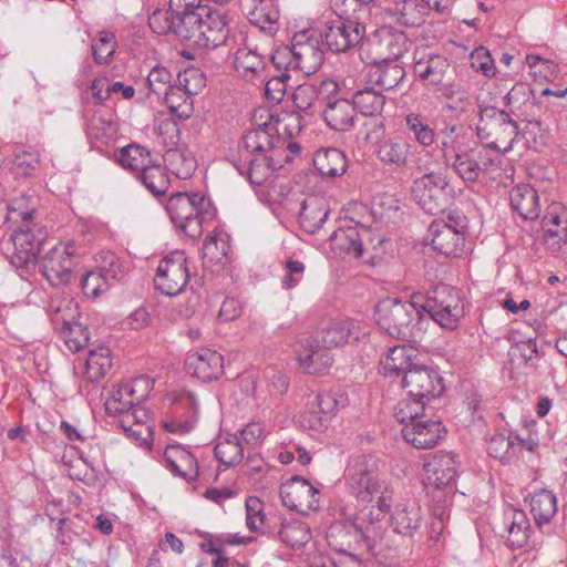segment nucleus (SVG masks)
<instances>
[{"label": "nucleus", "instance_id": "f257e3e1", "mask_svg": "<svg viewBox=\"0 0 567 567\" xmlns=\"http://www.w3.org/2000/svg\"><path fill=\"white\" fill-rule=\"evenodd\" d=\"M425 311V295L414 292L411 300L402 302L396 298H385L375 306V321L378 326L393 338H405L413 334V330H421V321Z\"/></svg>", "mask_w": 567, "mask_h": 567}, {"label": "nucleus", "instance_id": "f03ea898", "mask_svg": "<svg viewBox=\"0 0 567 567\" xmlns=\"http://www.w3.org/2000/svg\"><path fill=\"white\" fill-rule=\"evenodd\" d=\"M166 212L174 226L193 239L203 234V225L214 219L212 200L200 193H176L166 203Z\"/></svg>", "mask_w": 567, "mask_h": 567}, {"label": "nucleus", "instance_id": "7ed1b4c3", "mask_svg": "<svg viewBox=\"0 0 567 567\" xmlns=\"http://www.w3.org/2000/svg\"><path fill=\"white\" fill-rule=\"evenodd\" d=\"M28 202V197H21L16 198L11 204V213L17 214L23 221L8 240V245L12 246L10 260L17 267L34 262L47 237L43 227L31 223L35 208H24Z\"/></svg>", "mask_w": 567, "mask_h": 567}, {"label": "nucleus", "instance_id": "20e7f679", "mask_svg": "<svg viewBox=\"0 0 567 567\" xmlns=\"http://www.w3.org/2000/svg\"><path fill=\"white\" fill-rule=\"evenodd\" d=\"M425 365L419 358L403 373L402 384L408 389L409 395L413 399L412 404L416 408H410V416L402 417V436L406 443L419 450L425 449V421L422 419L425 411Z\"/></svg>", "mask_w": 567, "mask_h": 567}, {"label": "nucleus", "instance_id": "39448f33", "mask_svg": "<svg viewBox=\"0 0 567 567\" xmlns=\"http://www.w3.org/2000/svg\"><path fill=\"white\" fill-rule=\"evenodd\" d=\"M334 19L323 20L317 37L323 49L332 53L347 52L363 38L365 28L352 20L347 9L339 8Z\"/></svg>", "mask_w": 567, "mask_h": 567}, {"label": "nucleus", "instance_id": "423d86ee", "mask_svg": "<svg viewBox=\"0 0 567 567\" xmlns=\"http://www.w3.org/2000/svg\"><path fill=\"white\" fill-rule=\"evenodd\" d=\"M344 477L348 491L362 503H370L382 489L380 461L371 454L352 456Z\"/></svg>", "mask_w": 567, "mask_h": 567}, {"label": "nucleus", "instance_id": "0eeeda50", "mask_svg": "<svg viewBox=\"0 0 567 567\" xmlns=\"http://www.w3.org/2000/svg\"><path fill=\"white\" fill-rule=\"evenodd\" d=\"M441 216L427 227L433 250L446 257H461L465 245L464 217L460 214L440 209Z\"/></svg>", "mask_w": 567, "mask_h": 567}, {"label": "nucleus", "instance_id": "6e6552de", "mask_svg": "<svg viewBox=\"0 0 567 567\" xmlns=\"http://www.w3.org/2000/svg\"><path fill=\"white\" fill-rule=\"evenodd\" d=\"M206 13L200 12H167L156 9L148 17V25L156 34H173L182 41H188L195 45L200 39V24Z\"/></svg>", "mask_w": 567, "mask_h": 567}, {"label": "nucleus", "instance_id": "1a4fd4ad", "mask_svg": "<svg viewBox=\"0 0 567 567\" xmlns=\"http://www.w3.org/2000/svg\"><path fill=\"white\" fill-rule=\"evenodd\" d=\"M188 279L186 255L184 251L175 250L159 261L154 285L162 293L176 296L185 289Z\"/></svg>", "mask_w": 567, "mask_h": 567}, {"label": "nucleus", "instance_id": "9d476101", "mask_svg": "<svg viewBox=\"0 0 567 567\" xmlns=\"http://www.w3.org/2000/svg\"><path fill=\"white\" fill-rule=\"evenodd\" d=\"M461 315L460 298L451 287L439 285L431 292L427 291V316L439 326L454 329Z\"/></svg>", "mask_w": 567, "mask_h": 567}, {"label": "nucleus", "instance_id": "9b49d317", "mask_svg": "<svg viewBox=\"0 0 567 567\" xmlns=\"http://www.w3.org/2000/svg\"><path fill=\"white\" fill-rule=\"evenodd\" d=\"M74 244L58 245L42 259L41 269L45 279L54 287L70 284L76 265Z\"/></svg>", "mask_w": 567, "mask_h": 567}, {"label": "nucleus", "instance_id": "f8f14e48", "mask_svg": "<svg viewBox=\"0 0 567 567\" xmlns=\"http://www.w3.org/2000/svg\"><path fill=\"white\" fill-rule=\"evenodd\" d=\"M478 135L495 142L512 143L518 135V124L511 114L493 106H480Z\"/></svg>", "mask_w": 567, "mask_h": 567}, {"label": "nucleus", "instance_id": "ddd939ff", "mask_svg": "<svg viewBox=\"0 0 567 567\" xmlns=\"http://www.w3.org/2000/svg\"><path fill=\"white\" fill-rule=\"evenodd\" d=\"M457 476L455 456L447 452H436L427 461V481L437 489V502L451 503L452 486Z\"/></svg>", "mask_w": 567, "mask_h": 567}, {"label": "nucleus", "instance_id": "4468645a", "mask_svg": "<svg viewBox=\"0 0 567 567\" xmlns=\"http://www.w3.org/2000/svg\"><path fill=\"white\" fill-rule=\"evenodd\" d=\"M295 54V68L303 74L316 73L322 65L324 49L321 45L316 30L296 33L291 40Z\"/></svg>", "mask_w": 567, "mask_h": 567}, {"label": "nucleus", "instance_id": "2eb2a0df", "mask_svg": "<svg viewBox=\"0 0 567 567\" xmlns=\"http://www.w3.org/2000/svg\"><path fill=\"white\" fill-rule=\"evenodd\" d=\"M319 491L310 482L300 476H292L281 487L282 504L296 512L316 508L319 504Z\"/></svg>", "mask_w": 567, "mask_h": 567}, {"label": "nucleus", "instance_id": "dca6fc26", "mask_svg": "<svg viewBox=\"0 0 567 567\" xmlns=\"http://www.w3.org/2000/svg\"><path fill=\"white\" fill-rule=\"evenodd\" d=\"M187 373L203 382L217 380L224 373V359L220 353L208 348L188 353L185 361Z\"/></svg>", "mask_w": 567, "mask_h": 567}, {"label": "nucleus", "instance_id": "f3484780", "mask_svg": "<svg viewBox=\"0 0 567 567\" xmlns=\"http://www.w3.org/2000/svg\"><path fill=\"white\" fill-rule=\"evenodd\" d=\"M268 537L279 540L291 549H300L309 542L311 534L306 522L278 515L272 520V529Z\"/></svg>", "mask_w": 567, "mask_h": 567}, {"label": "nucleus", "instance_id": "a211bd4d", "mask_svg": "<svg viewBox=\"0 0 567 567\" xmlns=\"http://www.w3.org/2000/svg\"><path fill=\"white\" fill-rule=\"evenodd\" d=\"M204 21L200 24V39L195 41V47L215 49L226 43L229 35L227 14L220 9L209 7Z\"/></svg>", "mask_w": 567, "mask_h": 567}, {"label": "nucleus", "instance_id": "6ab92c4d", "mask_svg": "<svg viewBox=\"0 0 567 567\" xmlns=\"http://www.w3.org/2000/svg\"><path fill=\"white\" fill-rule=\"evenodd\" d=\"M234 168L239 175L255 186L264 184L274 169V161L271 156L266 154L243 153L239 158L230 161Z\"/></svg>", "mask_w": 567, "mask_h": 567}, {"label": "nucleus", "instance_id": "aec40b11", "mask_svg": "<svg viewBox=\"0 0 567 567\" xmlns=\"http://www.w3.org/2000/svg\"><path fill=\"white\" fill-rule=\"evenodd\" d=\"M530 523L522 509L508 507L504 512L499 534L512 548H522L528 540Z\"/></svg>", "mask_w": 567, "mask_h": 567}, {"label": "nucleus", "instance_id": "412c9836", "mask_svg": "<svg viewBox=\"0 0 567 567\" xmlns=\"http://www.w3.org/2000/svg\"><path fill=\"white\" fill-rule=\"evenodd\" d=\"M322 348L331 349L359 340L360 327L353 319L332 320L316 337Z\"/></svg>", "mask_w": 567, "mask_h": 567}, {"label": "nucleus", "instance_id": "4be33fe9", "mask_svg": "<svg viewBox=\"0 0 567 567\" xmlns=\"http://www.w3.org/2000/svg\"><path fill=\"white\" fill-rule=\"evenodd\" d=\"M449 70L450 63L446 58L431 55L427 60V84L436 86V91L441 93V96L450 100L456 97L458 101H462L464 94L453 85Z\"/></svg>", "mask_w": 567, "mask_h": 567}, {"label": "nucleus", "instance_id": "5701e85b", "mask_svg": "<svg viewBox=\"0 0 567 567\" xmlns=\"http://www.w3.org/2000/svg\"><path fill=\"white\" fill-rule=\"evenodd\" d=\"M284 144L279 128L271 122H265L247 132L243 137L245 153L266 154Z\"/></svg>", "mask_w": 567, "mask_h": 567}, {"label": "nucleus", "instance_id": "b1692460", "mask_svg": "<svg viewBox=\"0 0 567 567\" xmlns=\"http://www.w3.org/2000/svg\"><path fill=\"white\" fill-rule=\"evenodd\" d=\"M166 467L175 476L185 481H195L198 477V464L196 457L179 444H169L164 451Z\"/></svg>", "mask_w": 567, "mask_h": 567}, {"label": "nucleus", "instance_id": "393cba45", "mask_svg": "<svg viewBox=\"0 0 567 567\" xmlns=\"http://www.w3.org/2000/svg\"><path fill=\"white\" fill-rule=\"evenodd\" d=\"M337 90L338 84L331 79L322 81L318 89L313 84H301L298 85L292 93L293 104L298 110L307 114H313L320 99L324 95L336 93Z\"/></svg>", "mask_w": 567, "mask_h": 567}, {"label": "nucleus", "instance_id": "a878e982", "mask_svg": "<svg viewBox=\"0 0 567 567\" xmlns=\"http://www.w3.org/2000/svg\"><path fill=\"white\" fill-rule=\"evenodd\" d=\"M329 214L330 206L326 199L309 197L301 204L298 221L307 234L313 235L322 228Z\"/></svg>", "mask_w": 567, "mask_h": 567}, {"label": "nucleus", "instance_id": "bb28decb", "mask_svg": "<svg viewBox=\"0 0 567 567\" xmlns=\"http://www.w3.org/2000/svg\"><path fill=\"white\" fill-rule=\"evenodd\" d=\"M322 114L327 125L338 132H348L355 124V106L347 99L328 101Z\"/></svg>", "mask_w": 567, "mask_h": 567}, {"label": "nucleus", "instance_id": "cd10ccee", "mask_svg": "<svg viewBox=\"0 0 567 567\" xmlns=\"http://www.w3.org/2000/svg\"><path fill=\"white\" fill-rule=\"evenodd\" d=\"M328 350L322 348L318 338L308 339L303 351L298 355L300 367L309 374L322 373L332 363Z\"/></svg>", "mask_w": 567, "mask_h": 567}, {"label": "nucleus", "instance_id": "c85d7f7f", "mask_svg": "<svg viewBox=\"0 0 567 567\" xmlns=\"http://www.w3.org/2000/svg\"><path fill=\"white\" fill-rule=\"evenodd\" d=\"M313 166L322 177L342 176L348 168L346 154L336 147L320 148L312 158Z\"/></svg>", "mask_w": 567, "mask_h": 567}, {"label": "nucleus", "instance_id": "c756f323", "mask_svg": "<svg viewBox=\"0 0 567 567\" xmlns=\"http://www.w3.org/2000/svg\"><path fill=\"white\" fill-rule=\"evenodd\" d=\"M235 68L243 76L259 79L261 83L268 78L266 73L267 56L255 49L240 48L235 54Z\"/></svg>", "mask_w": 567, "mask_h": 567}, {"label": "nucleus", "instance_id": "7c9ffc66", "mask_svg": "<svg viewBox=\"0 0 567 567\" xmlns=\"http://www.w3.org/2000/svg\"><path fill=\"white\" fill-rule=\"evenodd\" d=\"M116 163L125 171L131 172L136 177L152 164L151 152L143 145L132 143L114 153Z\"/></svg>", "mask_w": 567, "mask_h": 567}, {"label": "nucleus", "instance_id": "2f4dec72", "mask_svg": "<svg viewBox=\"0 0 567 567\" xmlns=\"http://www.w3.org/2000/svg\"><path fill=\"white\" fill-rule=\"evenodd\" d=\"M512 208L525 220L538 218L540 207L537 192L529 185H517L509 194Z\"/></svg>", "mask_w": 567, "mask_h": 567}, {"label": "nucleus", "instance_id": "473e14b6", "mask_svg": "<svg viewBox=\"0 0 567 567\" xmlns=\"http://www.w3.org/2000/svg\"><path fill=\"white\" fill-rule=\"evenodd\" d=\"M416 350L402 346L389 348L385 358L380 360V372L384 377H399L417 359Z\"/></svg>", "mask_w": 567, "mask_h": 567}, {"label": "nucleus", "instance_id": "72a5a7b5", "mask_svg": "<svg viewBox=\"0 0 567 567\" xmlns=\"http://www.w3.org/2000/svg\"><path fill=\"white\" fill-rule=\"evenodd\" d=\"M410 145L408 143L399 142L395 140L383 141L378 150V157L381 162L401 166L403 164L415 165L421 168V158H417L414 153L409 152Z\"/></svg>", "mask_w": 567, "mask_h": 567}, {"label": "nucleus", "instance_id": "f704fd0d", "mask_svg": "<svg viewBox=\"0 0 567 567\" xmlns=\"http://www.w3.org/2000/svg\"><path fill=\"white\" fill-rule=\"evenodd\" d=\"M60 308H58L55 313L52 316V321L54 324H59L61 322L60 332L66 348L72 352H79L89 342L90 338L87 328L78 321L66 320L60 316Z\"/></svg>", "mask_w": 567, "mask_h": 567}, {"label": "nucleus", "instance_id": "c9c22d12", "mask_svg": "<svg viewBox=\"0 0 567 567\" xmlns=\"http://www.w3.org/2000/svg\"><path fill=\"white\" fill-rule=\"evenodd\" d=\"M530 513L537 526L542 527L551 522L557 513L556 495L548 489L540 488L529 495Z\"/></svg>", "mask_w": 567, "mask_h": 567}, {"label": "nucleus", "instance_id": "e433bc0d", "mask_svg": "<svg viewBox=\"0 0 567 567\" xmlns=\"http://www.w3.org/2000/svg\"><path fill=\"white\" fill-rule=\"evenodd\" d=\"M246 525L250 532H258L269 536L272 529V520L279 514H266L262 509V503L257 497L246 499Z\"/></svg>", "mask_w": 567, "mask_h": 567}, {"label": "nucleus", "instance_id": "4c0bfd02", "mask_svg": "<svg viewBox=\"0 0 567 567\" xmlns=\"http://www.w3.org/2000/svg\"><path fill=\"white\" fill-rule=\"evenodd\" d=\"M404 76V68L395 62H384L369 71V81L385 91L396 87Z\"/></svg>", "mask_w": 567, "mask_h": 567}, {"label": "nucleus", "instance_id": "58836bf2", "mask_svg": "<svg viewBox=\"0 0 567 567\" xmlns=\"http://www.w3.org/2000/svg\"><path fill=\"white\" fill-rule=\"evenodd\" d=\"M10 163V171L14 178L34 177L41 167V154L32 148L14 152Z\"/></svg>", "mask_w": 567, "mask_h": 567}, {"label": "nucleus", "instance_id": "ea45409f", "mask_svg": "<svg viewBox=\"0 0 567 567\" xmlns=\"http://www.w3.org/2000/svg\"><path fill=\"white\" fill-rule=\"evenodd\" d=\"M391 508V499L382 494L379 496L377 502V511L378 513L374 514L373 509L370 511L369 515L372 517L369 520V524L367 526H363L362 523L355 522L353 524L354 529L362 538V542L364 544V547L367 551L374 553L377 548V533L375 527L373 525L374 520H379L381 515H384L388 513Z\"/></svg>", "mask_w": 567, "mask_h": 567}, {"label": "nucleus", "instance_id": "a19ab883", "mask_svg": "<svg viewBox=\"0 0 567 567\" xmlns=\"http://www.w3.org/2000/svg\"><path fill=\"white\" fill-rule=\"evenodd\" d=\"M330 247L338 254H353L354 257H360L363 254V244L360 234L354 228L334 230L329 236Z\"/></svg>", "mask_w": 567, "mask_h": 567}, {"label": "nucleus", "instance_id": "79ce46f5", "mask_svg": "<svg viewBox=\"0 0 567 567\" xmlns=\"http://www.w3.org/2000/svg\"><path fill=\"white\" fill-rule=\"evenodd\" d=\"M182 404L187 408V416L175 415L171 420L163 422V427L171 433L175 434H186L189 433L196 422H197V413H198V404L192 394H187L183 400Z\"/></svg>", "mask_w": 567, "mask_h": 567}, {"label": "nucleus", "instance_id": "37998d69", "mask_svg": "<svg viewBox=\"0 0 567 567\" xmlns=\"http://www.w3.org/2000/svg\"><path fill=\"white\" fill-rule=\"evenodd\" d=\"M169 171L181 179L189 178L197 168V162L187 150H169L164 157Z\"/></svg>", "mask_w": 567, "mask_h": 567}, {"label": "nucleus", "instance_id": "c03bdc74", "mask_svg": "<svg viewBox=\"0 0 567 567\" xmlns=\"http://www.w3.org/2000/svg\"><path fill=\"white\" fill-rule=\"evenodd\" d=\"M136 178L155 196L164 195L169 186V177L166 167L154 161H152V164H148Z\"/></svg>", "mask_w": 567, "mask_h": 567}, {"label": "nucleus", "instance_id": "a18cd8bd", "mask_svg": "<svg viewBox=\"0 0 567 567\" xmlns=\"http://www.w3.org/2000/svg\"><path fill=\"white\" fill-rule=\"evenodd\" d=\"M385 97L373 87H365L357 91L352 96L351 104L365 116H374L383 110Z\"/></svg>", "mask_w": 567, "mask_h": 567}, {"label": "nucleus", "instance_id": "49530a36", "mask_svg": "<svg viewBox=\"0 0 567 567\" xmlns=\"http://www.w3.org/2000/svg\"><path fill=\"white\" fill-rule=\"evenodd\" d=\"M112 367L111 351L106 347H100L89 351L85 362V374L91 382H97Z\"/></svg>", "mask_w": 567, "mask_h": 567}, {"label": "nucleus", "instance_id": "de8ad7c7", "mask_svg": "<svg viewBox=\"0 0 567 567\" xmlns=\"http://www.w3.org/2000/svg\"><path fill=\"white\" fill-rule=\"evenodd\" d=\"M164 102L169 112L179 118H189L194 112L193 97L183 91L182 87L173 85L168 91H165Z\"/></svg>", "mask_w": 567, "mask_h": 567}, {"label": "nucleus", "instance_id": "09e8293b", "mask_svg": "<svg viewBox=\"0 0 567 567\" xmlns=\"http://www.w3.org/2000/svg\"><path fill=\"white\" fill-rule=\"evenodd\" d=\"M128 388L126 382H122L116 386H113L110 398L105 402V411L109 415H118L134 406H138L141 403L134 399L133 394L127 393Z\"/></svg>", "mask_w": 567, "mask_h": 567}, {"label": "nucleus", "instance_id": "8fccbe9b", "mask_svg": "<svg viewBox=\"0 0 567 567\" xmlns=\"http://www.w3.org/2000/svg\"><path fill=\"white\" fill-rule=\"evenodd\" d=\"M392 11L406 27H422L425 22L424 6L419 0H396Z\"/></svg>", "mask_w": 567, "mask_h": 567}, {"label": "nucleus", "instance_id": "3c124183", "mask_svg": "<svg viewBox=\"0 0 567 567\" xmlns=\"http://www.w3.org/2000/svg\"><path fill=\"white\" fill-rule=\"evenodd\" d=\"M379 45L384 50V60H396L408 50V39L403 32L383 28L379 31Z\"/></svg>", "mask_w": 567, "mask_h": 567}, {"label": "nucleus", "instance_id": "603ef678", "mask_svg": "<svg viewBox=\"0 0 567 567\" xmlns=\"http://www.w3.org/2000/svg\"><path fill=\"white\" fill-rule=\"evenodd\" d=\"M421 522L420 508L415 507L396 508L391 518L394 532L402 535H412L420 528Z\"/></svg>", "mask_w": 567, "mask_h": 567}, {"label": "nucleus", "instance_id": "864d4df0", "mask_svg": "<svg viewBox=\"0 0 567 567\" xmlns=\"http://www.w3.org/2000/svg\"><path fill=\"white\" fill-rule=\"evenodd\" d=\"M214 453L217 460L227 466L239 464L244 458V445L239 441L238 435H233L219 442Z\"/></svg>", "mask_w": 567, "mask_h": 567}, {"label": "nucleus", "instance_id": "5fc2aeb1", "mask_svg": "<svg viewBox=\"0 0 567 567\" xmlns=\"http://www.w3.org/2000/svg\"><path fill=\"white\" fill-rule=\"evenodd\" d=\"M92 55L97 64H105L114 55L116 38L110 31H100L92 43Z\"/></svg>", "mask_w": 567, "mask_h": 567}, {"label": "nucleus", "instance_id": "6e6d98bb", "mask_svg": "<svg viewBox=\"0 0 567 567\" xmlns=\"http://www.w3.org/2000/svg\"><path fill=\"white\" fill-rule=\"evenodd\" d=\"M338 405V400L331 393H319L311 403L309 413L315 422L322 423L334 415Z\"/></svg>", "mask_w": 567, "mask_h": 567}, {"label": "nucleus", "instance_id": "4d7b16f0", "mask_svg": "<svg viewBox=\"0 0 567 567\" xmlns=\"http://www.w3.org/2000/svg\"><path fill=\"white\" fill-rule=\"evenodd\" d=\"M290 80L291 75L287 71H281L280 73L272 74L268 80L266 79L264 82L267 99L276 103L281 102Z\"/></svg>", "mask_w": 567, "mask_h": 567}, {"label": "nucleus", "instance_id": "13d9d810", "mask_svg": "<svg viewBox=\"0 0 567 567\" xmlns=\"http://www.w3.org/2000/svg\"><path fill=\"white\" fill-rule=\"evenodd\" d=\"M172 80L173 75L166 68L155 66L150 71L146 81L150 91L153 94L161 96L162 94H165V91L173 87L174 84H172Z\"/></svg>", "mask_w": 567, "mask_h": 567}, {"label": "nucleus", "instance_id": "bf43d9fd", "mask_svg": "<svg viewBox=\"0 0 567 567\" xmlns=\"http://www.w3.org/2000/svg\"><path fill=\"white\" fill-rule=\"evenodd\" d=\"M177 87H182L184 92L192 97L198 94L205 86V76L198 69H186L184 72L178 73Z\"/></svg>", "mask_w": 567, "mask_h": 567}, {"label": "nucleus", "instance_id": "052dcab7", "mask_svg": "<svg viewBox=\"0 0 567 567\" xmlns=\"http://www.w3.org/2000/svg\"><path fill=\"white\" fill-rule=\"evenodd\" d=\"M110 285L100 271H89L81 278V288L85 296L97 298L109 289Z\"/></svg>", "mask_w": 567, "mask_h": 567}, {"label": "nucleus", "instance_id": "680f3d73", "mask_svg": "<svg viewBox=\"0 0 567 567\" xmlns=\"http://www.w3.org/2000/svg\"><path fill=\"white\" fill-rule=\"evenodd\" d=\"M202 250L204 258H208L210 261H220L223 257L227 256L229 246L220 235L214 234L204 240Z\"/></svg>", "mask_w": 567, "mask_h": 567}, {"label": "nucleus", "instance_id": "e2e57ef3", "mask_svg": "<svg viewBox=\"0 0 567 567\" xmlns=\"http://www.w3.org/2000/svg\"><path fill=\"white\" fill-rule=\"evenodd\" d=\"M471 66L488 78L494 76L496 73L494 60L489 51L483 47L476 48L472 52Z\"/></svg>", "mask_w": 567, "mask_h": 567}, {"label": "nucleus", "instance_id": "0e129e2a", "mask_svg": "<svg viewBox=\"0 0 567 567\" xmlns=\"http://www.w3.org/2000/svg\"><path fill=\"white\" fill-rule=\"evenodd\" d=\"M514 447V441L511 436L503 433L493 435L487 443V452L489 456L504 461L508 457Z\"/></svg>", "mask_w": 567, "mask_h": 567}, {"label": "nucleus", "instance_id": "69168bd1", "mask_svg": "<svg viewBox=\"0 0 567 567\" xmlns=\"http://www.w3.org/2000/svg\"><path fill=\"white\" fill-rule=\"evenodd\" d=\"M543 227L548 237L565 241L567 217L563 218L556 212H548L543 219Z\"/></svg>", "mask_w": 567, "mask_h": 567}, {"label": "nucleus", "instance_id": "338daca9", "mask_svg": "<svg viewBox=\"0 0 567 567\" xmlns=\"http://www.w3.org/2000/svg\"><path fill=\"white\" fill-rule=\"evenodd\" d=\"M454 167L460 177L467 182L476 181L481 173L477 162L467 154L456 155Z\"/></svg>", "mask_w": 567, "mask_h": 567}, {"label": "nucleus", "instance_id": "774afa93", "mask_svg": "<svg viewBox=\"0 0 567 567\" xmlns=\"http://www.w3.org/2000/svg\"><path fill=\"white\" fill-rule=\"evenodd\" d=\"M99 271L103 275V278L106 280V282H109L110 279H121L124 272V268L115 254L107 251L102 257V264L99 268Z\"/></svg>", "mask_w": 567, "mask_h": 567}]
</instances>
